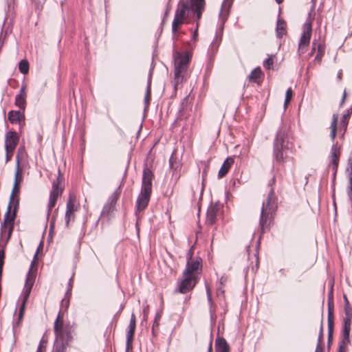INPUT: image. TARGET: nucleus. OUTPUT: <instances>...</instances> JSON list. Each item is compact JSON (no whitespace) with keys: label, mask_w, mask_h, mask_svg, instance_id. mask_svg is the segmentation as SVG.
I'll return each instance as SVG.
<instances>
[{"label":"nucleus","mask_w":352,"mask_h":352,"mask_svg":"<svg viewBox=\"0 0 352 352\" xmlns=\"http://www.w3.org/2000/svg\"><path fill=\"white\" fill-rule=\"evenodd\" d=\"M255 258H256V265H255V268L256 269H255V270H257L258 268V263H259V262H258V256L256 255H255Z\"/></svg>","instance_id":"61"},{"label":"nucleus","mask_w":352,"mask_h":352,"mask_svg":"<svg viewBox=\"0 0 352 352\" xmlns=\"http://www.w3.org/2000/svg\"><path fill=\"white\" fill-rule=\"evenodd\" d=\"M351 327L343 326L342 328V339L340 343L339 352H345L346 345L350 343Z\"/></svg>","instance_id":"23"},{"label":"nucleus","mask_w":352,"mask_h":352,"mask_svg":"<svg viewBox=\"0 0 352 352\" xmlns=\"http://www.w3.org/2000/svg\"><path fill=\"white\" fill-rule=\"evenodd\" d=\"M19 69L22 74H26L29 71V63L28 60H21L19 65Z\"/></svg>","instance_id":"40"},{"label":"nucleus","mask_w":352,"mask_h":352,"mask_svg":"<svg viewBox=\"0 0 352 352\" xmlns=\"http://www.w3.org/2000/svg\"><path fill=\"white\" fill-rule=\"evenodd\" d=\"M189 6L187 2H180L175 13V16L185 19L188 14Z\"/></svg>","instance_id":"25"},{"label":"nucleus","mask_w":352,"mask_h":352,"mask_svg":"<svg viewBox=\"0 0 352 352\" xmlns=\"http://www.w3.org/2000/svg\"><path fill=\"white\" fill-rule=\"evenodd\" d=\"M8 118L11 123H18L24 118V116L19 111H10Z\"/></svg>","instance_id":"28"},{"label":"nucleus","mask_w":352,"mask_h":352,"mask_svg":"<svg viewBox=\"0 0 352 352\" xmlns=\"http://www.w3.org/2000/svg\"><path fill=\"white\" fill-rule=\"evenodd\" d=\"M136 327V319L134 314H131V320L129 325V330L126 335V348L129 349L132 347V342L134 337Z\"/></svg>","instance_id":"18"},{"label":"nucleus","mask_w":352,"mask_h":352,"mask_svg":"<svg viewBox=\"0 0 352 352\" xmlns=\"http://www.w3.org/2000/svg\"><path fill=\"white\" fill-rule=\"evenodd\" d=\"M74 212H68L66 211L65 212V224H66V226L67 227H69V221L71 220H74Z\"/></svg>","instance_id":"46"},{"label":"nucleus","mask_w":352,"mask_h":352,"mask_svg":"<svg viewBox=\"0 0 352 352\" xmlns=\"http://www.w3.org/2000/svg\"><path fill=\"white\" fill-rule=\"evenodd\" d=\"M154 178L153 172L147 167L143 170L142 190L152 192V182Z\"/></svg>","instance_id":"15"},{"label":"nucleus","mask_w":352,"mask_h":352,"mask_svg":"<svg viewBox=\"0 0 352 352\" xmlns=\"http://www.w3.org/2000/svg\"><path fill=\"white\" fill-rule=\"evenodd\" d=\"M58 175L52 182V187L50 194L49 203L47 205V213L50 214L52 208L55 206L57 199L63 192L64 186H61L64 180L63 176L60 173V170L58 171Z\"/></svg>","instance_id":"5"},{"label":"nucleus","mask_w":352,"mask_h":352,"mask_svg":"<svg viewBox=\"0 0 352 352\" xmlns=\"http://www.w3.org/2000/svg\"><path fill=\"white\" fill-rule=\"evenodd\" d=\"M276 32L278 38H281L286 34V23L284 20L280 19H278Z\"/></svg>","instance_id":"30"},{"label":"nucleus","mask_w":352,"mask_h":352,"mask_svg":"<svg viewBox=\"0 0 352 352\" xmlns=\"http://www.w3.org/2000/svg\"><path fill=\"white\" fill-rule=\"evenodd\" d=\"M121 193L120 186H119L109 197L107 203L104 206L101 212L102 217H109L116 210V203Z\"/></svg>","instance_id":"8"},{"label":"nucleus","mask_w":352,"mask_h":352,"mask_svg":"<svg viewBox=\"0 0 352 352\" xmlns=\"http://www.w3.org/2000/svg\"><path fill=\"white\" fill-rule=\"evenodd\" d=\"M158 318H160V317H158L157 316L155 317V321H154L153 324V327H152L153 332H154L155 329L158 327V326H159Z\"/></svg>","instance_id":"56"},{"label":"nucleus","mask_w":352,"mask_h":352,"mask_svg":"<svg viewBox=\"0 0 352 352\" xmlns=\"http://www.w3.org/2000/svg\"><path fill=\"white\" fill-rule=\"evenodd\" d=\"M72 333H64L56 335V341L54 345L53 352H66L69 343L72 340Z\"/></svg>","instance_id":"7"},{"label":"nucleus","mask_w":352,"mask_h":352,"mask_svg":"<svg viewBox=\"0 0 352 352\" xmlns=\"http://www.w3.org/2000/svg\"><path fill=\"white\" fill-rule=\"evenodd\" d=\"M323 339V320H321L320 332L318 338V344L315 351L324 352L323 347L322 346V342Z\"/></svg>","instance_id":"34"},{"label":"nucleus","mask_w":352,"mask_h":352,"mask_svg":"<svg viewBox=\"0 0 352 352\" xmlns=\"http://www.w3.org/2000/svg\"><path fill=\"white\" fill-rule=\"evenodd\" d=\"M319 43L320 41L318 40H316V39H314L312 42V45H311V52L309 53V56H311L314 55V52H316V50L317 51L318 50V46L319 45Z\"/></svg>","instance_id":"45"},{"label":"nucleus","mask_w":352,"mask_h":352,"mask_svg":"<svg viewBox=\"0 0 352 352\" xmlns=\"http://www.w3.org/2000/svg\"><path fill=\"white\" fill-rule=\"evenodd\" d=\"M189 63L190 58L186 54H178L175 56L174 87L175 89L183 82Z\"/></svg>","instance_id":"4"},{"label":"nucleus","mask_w":352,"mask_h":352,"mask_svg":"<svg viewBox=\"0 0 352 352\" xmlns=\"http://www.w3.org/2000/svg\"><path fill=\"white\" fill-rule=\"evenodd\" d=\"M168 11H169V9H167V10H166V13H165V15H167V14H168Z\"/></svg>","instance_id":"64"},{"label":"nucleus","mask_w":352,"mask_h":352,"mask_svg":"<svg viewBox=\"0 0 352 352\" xmlns=\"http://www.w3.org/2000/svg\"><path fill=\"white\" fill-rule=\"evenodd\" d=\"M13 152H14V151H10L8 150H6V162H8L11 160V158L12 157V155H13Z\"/></svg>","instance_id":"53"},{"label":"nucleus","mask_w":352,"mask_h":352,"mask_svg":"<svg viewBox=\"0 0 352 352\" xmlns=\"http://www.w3.org/2000/svg\"><path fill=\"white\" fill-rule=\"evenodd\" d=\"M25 88V85L22 86L19 94L15 97V104L22 110L25 109L26 105Z\"/></svg>","instance_id":"24"},{"label":"nucleus","mask_w":352,"mask_h":352,"mask_svg":"<svg viewBox=\"0 0 352 352\" xmlns=\"http://www.w3.org/2000/svg\"><path fill=\"white\" fill-rule=\"evenodd\" d=\"M206 294H207V298L210 304H212V296H211V292L210 289L208 287H206Z\"/></svg>","instance_id":"55"},{"label":"nucleus","mask_w":352,"mask_h":352,"mask_svg":"<svg viewBox=\"0 0 352 352\" xmlns=\"http://www.w3.org/2000/svg\"><path fill=\"white\" fill-rule=\"evenodd\" d=\"M184 19L175 16L172 23V31L175 34L177 32L179 26L183 24Z\"/></svg>","instance_id":"38"},{"label":"nucleus","mask_w":352,"mask_h":352,"mask_svg":"<svg viewBox=\"0 0 352 352\" xmlns=\"http://www.w3.org/2000/svg\"><path fill=\"white\" fill-rule=\"evenodd\" d=\"M216 352H230V348L226 340L223 337H217L215 340Z\"/></svg>","instance_id":"26"},{"label":"nucleus","mask_w":352,"mask_h":352,"mask_svg":"<svg viewBox=\"0 0 352 352\" xmlns=\"http://www.w3.org/2000/svg\"><path fill=\"white\" fill-rule=\"evenodd\" d=\"M35 280V274L32 272V270H29L26 280H25V294H24V298L22 302V304L20 307L19 311H22L24 313L25 311V307L26 302L28 300V298H29L30 292L32 290V286L34 285Z\"/></svg>","instance_id":"12"},{"label":"nucleus","mask_w":352,"mask_h":352,"mask_svg":"<svg viewBox=\"0 0 352 352\" xmlns=\"http://www.w3.org/2000/svg\"><path fill=\"white\" fill-rule=\"evenodd\" d=\"M218 45L216 44V43H212L210 47V51L212 53V54H214L217 50H218Z\"/></svg>","instance_id":"54"},{"label":"nucleus","mask_w":352,"mask_h":352,"mask_svg":"<svg viewBox=\"0 0 352 352\" xmlns=\"http://www.w3.org/2000/svg\"><path fill=\"white\" fill-rule=\"evenodd\" d=\"M13 230H12L10 234H9V227L4 228L3 223H1L0 230V262H4L5 259V249L8 242L9 241Z\"/></svg>","instance_id":"11"},{"label":"nucleus","mask_w":352,"mask_h":352,"mask_svg":"<svg viewBox=\"0 0 352 352\" xmlns=\"http://www.w3.org/2000/svg\"><path fill=\"white\" fill-rule=\"evenodd\" d=\"M208 352H212V340H210V342Z\"/></svg>","instance_id":"62"},{"label":"nucleus","mask_w":352,"mask_h":352,"mask_svg":"<svg viewBox=\"0 0 352 352\" xmlns=\"http://www.w3.org/2000/svg\"><path fill=\"white\" fill-rule=\"evenodd\" d=\"M234 162V160L232 157H228L226 159L219 171V178H223L226 176Z\"/></svg>","instance_id":"27"},{"label":"nucleus","mask_w":352,"mask_h":352,"mask_svg":"<svg viewBox=\"0 0 352 352\" xmlns=\"http://www.w3.org/2000/svg\"><path fill=\"white\" fill-rule=\"evenodd\" d=\"M176 157L173 155V154L170 156V160H169V164H170V167L172 168V169H174V170H177V168L179 167V164L177 163L176 162Z\"/></svg>","instance_id":"43"},{"label":"nucleus","mask_w":352,"mask_h":352,"mask_svg":"<svg viewBox=\"0 0 352 352\" xmlns=\"http://www.w3.org/2000/svg\"><path fill=\"white\" fill-rule=\"evenodd\" d=\"M278 208L277 198L275 195L274 190L272 188L267 195L265 201L263 203L259 227L261 234L265 233L270 229L271 223Z\"/></svg>","instance_id":"1"},{"label":"nucleus","mask_w":352,"mask_h":352,"mask_svg":"<svg viewBox=\"0 0 352 352\" xmlns=\"http://www.w3.org/2000/svg\"><path fill=\"white\" fill-rule=\"evenodd\" d=\"M232 0H223L222 3L219 17L223 23L226 22L230 14V10L232 5Z\"/></svg>","instance_id":"22"},{"label":"nucleus","mask_w":352,"mask_h":352,"mask_svg":"<svg viewBox=\"0 0 352 352\" xmlns=\"http://www.w3.org/2000/svg\"><path fill=\"white\" fill-rule=\"evenodd\" d=\"M324 45L320 42L318 46L317 53L315 56L314 61L320 64L324 54Z\"/></svg>","instance_id":"35"},{"label":"nucleus","mask_w":352,"mask_h":352,"mask_svg":"<svg viewBox=\"0 0 352 352\" xmlns=\"http://www.w3.org/2000/svg\"><path fill=\"white\" fill-rule=\"evenodd\" d=\"M19 142V136L15 131H9L6 133L5 148L8 151H14Z\"/></svg>","instance_id":"14"},{"label":"nucleus","mask_w":352,"mask_h":352,"mask_svg":"<svg viewBox=\"0 0 352 352\" xmlns=\"http://www.w3.org/2000/svg\"><path fill=\"white\" fill-rule=\"evenodd\" d=\"M351 114H352V107L347 110L346 113H344L343 115L342 120H341V125H342V128L344 129V133L346 131L348 122H349V118Z\"/></svg>","instance_id":"36"},{"label":"nucleus","mask_w":352,"mask_h":352,"mask_svg":"<svg viewBox=\"0 0 352 352\" xmlns=\"http://www.w3.org/2000/svg\"><path fill=\"white\" fill-rule=\"evenodd\" d=\"M28 155L24 146H21L18 150L16 155V165H21L23 161L25 160Z\"/></svg>","instance_id":"31"},{"label":"nucleus","mask_w":352,"mask_h":352,"mask_svg":"<svg viewBox=\"0 0 352 352\" xmlns=\"http://www.w3.org/2000/svg\"><path fill=\"white\" fill-rule=\"evenodd\" d=\"M338 119V115L334 113L332 116V122L331 123L330 129V137L332 141H334L336 136V130H337V122Z\"/></svg>","instance_id":"33"},{"label":"nucleus","mask_w":352,"mask_h":352,"mask_svg":"<svg viewBox=\"0 0 352 352\" xmlns=\"http://www.w3.org/2000/svg\"><path fill=\"white\" fill-rule=\"evenodd\" d=\"M274 64V60H273V56H270L267 59H266L264 63H263V67L266 69H270L271 67H272Z\"/></svg>","instance_id":"42"},{"label":"nucleus","mask_w":352,"mask_h":352,"mask_svg":"<svg viewBox=\"0 0 352 352\" xmlns=\"http://www.w3.org/2000/svg\"><path fill=\"white\" fill-rule=\"evenodd\" d=\"M292 96H293V91H292V88L289 87L287 89L286 94H285V102H284L285 107H286L287 106L288 103L292 100Z\"/></svg>","instance_id":"41"},{"label":"nucleus","mask_w":352,"mask_h":352,"mask_svg":"<svg viewBox=\"0 0 352 352\" xmlns=\"http://www.w3.org/2000/svg\"><path fill=\"white\" fill-rule=\"evenodd\" d=\"M71 295V289H69L67 292L65 294V297L62 300V305L65 303L66 306L67 307L69 305V296Z\"/></svg>","instance_id":"48"},{"label":"nucleus","mask_w":352,"mask_h":352,"mask_svg":"<svg viewBox=\"0 0 352 352\" xmlns=\"http://www.w3.org/2000/svg\"><path fill=\"white\" fill-rule=\"evenodd\" d=\"M346 305L344 307V314L346 316H352V308L349 305L347 298L345 297Z\"/></svg>","instance_id":"44"},{"label":"nucleus","mask_w":352,"mask_h":352,"mask_svg":"<svg viewBox=\"0 0 352 352\" xmlns=\"http://www.w3.org/2000/svg\"><path fill=\"white\" fill-rule=\"evenodd\" d=\"M45 343H46V342L44 341L43 339H42L40 341L39 346H38V347L37 349V351L36 352H43V349L45 348Z\"/></svg>","instance_id":"52"},{"label":"nucleus","mask_w":352,"mask_h":352,"mask_svg":"<svg viewBox=\"0 0 352 352\" xmlns=\"http://www.w3.org/2000/svg\"><path fill=\"white\" fill-rule=\"evenodd\" d=\"M312 33V21L310 16L307 18V21L302 26V32L298 43V53L299 56L305 53L307 51L308 47L310 43V39Z\"/></svg>","instance_id":"6"},{"label":"nucleus","mask_w":352,"mask_h":352,"mask_svg":"<svg viewBox=\"0 0 352 352\" xmlns=\"http://www.w3.org/2000/svg\"><path fill=\"white\" fill-rule=\"evenodd\" d=\"M67 333H72V327L69 325L63 326V316L60 312L58 313L56 319L54 322V331L55 334L64 333L65 331Z\"/></svg>","instance_id":"16"},{"label":"nucleus","mask_w":352,"mask_h":352,"mask_svg":"<svg viewBox=\"0 0 352 352\" xmlns=\"http://www.w3.org/2000/svg\"><path fill=\"white\" fill-rule=\"evenodd\" d=\"M3 265H4V262H0V279H1V277H2V272H3Z\"/></svg>","instance_id":"60"},{"label":"nucleus","mask_w":352,"mask_h":352,"mask_svg":"<svg viewBox=\"0 0 352 352\" xmlns=\"http://www.w3.org/2000/svg\"><path fill=\"white\" fill-rule=\"evenodd\" d=\"M43 243H42V242H41V243H40V244H39V245H38V247L37 248L36 254L34 255V261L32 262L31 267H30V269L29 270H31L32 273H34V272H32V267H33L34 264L35 263V260H36V258L37 254H38L41 250H43Z\"/></svg>","instance_id":"47"},{"label":"nucleus","mask_w":352,"mask_h":352,"mask_svg":"<svg viewBox=\"0 0 352 352\" xmlns=\"http://www.w3.org/2000/svg\"><path fill=\"white\" fill-rule=\"evenodd\" d=\"M204 6L205 0H190V6L196 15L197 20L201 19Z\"/></svg>","instance_id":"20"},{"label":"nucleus","mask_w":352,"mask_h":352,"mask_svg":"<svg viewBox=\"0 0 352 352\" xmlns=\"http://www.w3.org/2000/svg\"><path fill=\"white\" fill-rule=\"evenodd\" d=\"M151 192L142 190L138 197L136 201V215L142 212L148 206L151 196Z\"/></svg>","instance_id":"13"},{"label":"nucleus","mask_w":352,"mask_h":352,"mask_svg":"<svg viewBox=\"0 0 352 352\" xmlns=\"http://www.w3.org/2000/svg\"><path fill=\"white\" fill-rule=\"evenodd\" d=\"M328 346H330L331 342L333 340V327H334V304L332 296H329L328 302Z\"/></svg>","instance_id":"10"},{"label":"nucleus","mask_w":352,"mask_h":352,"mask_svg":"<svg viewBox=\"0 0 352 352\" xmlns=\"http://www.w3.org/2000/svg\"><path fill=\"white\" fill-rule=\"evenodd\" d=\"M196 283L197 280L195 275L183 272V279L178 283V288L176 291L182 294H186L194 288Z\"/></svg>","instance_id":"9"},{"label":"nucleus","mask_w":352,"mask_h":352,"mask_svg":"<svg viewBox=\"0 0 352 352\" xmlns=\"http://www.w3.org/2000/svg\"><path fill=\"white\" fill-rule=\"evenodd\" d=\"M23 315H24L23 312H22V311H19V318H18L19 321H18V323H19L22 320V319L23 318Z\"/></svg>","instance_id":"59"},{"label":"nucleus","mask_w":352,"mask_h":352,"mask_svg":"<svg viewBox=\"0 0 352 352\" xmlns=\"http://www.w3.org/2000/svg\"><path fill=\"white\" fill-rule=\"evenodd\" d=\"M23 168L22 165H16L14 184H21L23 182Z\"/></svg>","instance_id":"32"},{"label":"nucleus","mask_w":352,"mask_h":352,"mask_svg":"<svg viewBox=\"0 0 352 352\" xmlns=\"http://www.w3.org/2000/svg\"><path fill=\"white\" fill-rule=\"evenodd\" d=\"M261 74L262 72L260 67H256L250 73L249 79L250 81L257 82V80L261 77Z\"/></svg>","instance_id":"37"},{"label":"nucleus","mask_w":352,"mask_h":352,"mask_svg":"<svg viewBox=\"0 0 352 352\" xmlns=\"http://www.w3.org/2000/svg\"><path fill=\"white\" fill-rule=\"evenodd\" d=\"M289 150L288 135L283 129H279L274 141V157L278 163H282L287 157Z\"/></svg>","instance_id":"3"},{"label":"nucleus","mask_w":352,"mask_h":352,"mask_svg":"<svg viewBox=\"0 0 352 352\" xmlns=\"http://www.w3.org/2000/svg\"><path fill=\"white\" fill-rule=\"evenodd\" d=\"M340 156V148L338 146V143H333L331 148V162L333 165V169L337 171L339 159Z\"/></svg>","instance_id":"19"},{"label":"nucleus","mask_w":352,"mask_h":352,"mask_svg":"<svg viewBox=\"0 0 352 352\" xmlns=\"http://www.w3.org/2000/svg\"><path fill=\"white\" fill-rule=\"evenodd\" d=\"M346 170L349 172V176H352V153L348 160V167Z\"/></svg>","instance_id":"49"},{"label":"nucleus","mask_w":352,"mask_h":352,"mask_svg":"<svg viewBox=\"0 0 352 352\" xmlns=\"http://www.w3.org/2000/svg\"><path fill=\"white\" fill-rule=\"evenodd\" d=\"M197 28H198V23H197V30L194 32L192 34V39L196 40L197 37Z\"/></svg>","instance_id":"58"},{"label":"nucleus","mask_w":352,"mask_h":352,"mask_svg":"<svg viewBox=\"0 0 352 352\" xmlns=\"http://www.w3.org/2000/svg\"><path fill=\"white\" fill-rule=\"evenodd\" d=\"M76 197L70 194L67 202V209L66 211L69 212H74L78 210V206L76 204Z\"/></svg>","instance_id":"29"},{"label":"nucleus","mask_w":352,"mask_h":352,"mask_svg":"<svg viewBox=\"0 0 352 352\" xmlns=\"http://www.w3.org/2000/svg\"><path fill=\"white\" fill-rule=\"evenodd\" d=\"M21 184H14L11 195L10 196V201L7 208L6 212L4 215L3 221V227H9V234L12 230H14V220L16 216V211L19 206V193Z\"/></svg>","instance_id":"2"},{"label":"nucleus","mask_w":352,"mask_h":352,"mask_svg":"<svg viewBox=\"0 0 352 352\" xmlns=\"http://www.w3.org/2000/svg\"><path fill=\"white\" fill-rule=\"evenodd\" d=\"M351 318L352 316H345L343 320V326L351 327Z\"/></svg>","instance_id":"51"},{"label":"nucleus","mask_w":352,"mask_h":352,"mask_svg":"<svg viewBox=\"0 0 352 352\" xmlns=\"http://www.w3.org/2000/svg\"><path fill=\"white\" fill-rule=\"evenodd\" d=\"M345 98H346V91H344V94H343V96H342V98L341 100V102L340 103V107H342L344 102V100H345Z\"/></svg>","instance_id":"57"},{"label":"nucleus","mask_w":352,"mask_h":352,"mask_svg":"<svg viewBox=\"0 0 352 352\" xmlns=\"http://www.w3.org/2000/svg\"><path fill=\"white\" fill-rule=\"evenodd\" d=\"M192 255L189 254L188 260L187 262V265L184 273L190 275H195L196 276V274L201 267V258H197L196 261H190Z\"/></svg>","instance_id":"17"},{"label":"nucleus","mask_w":352,"mask_h":352,"mask_svg":"<svg viewBox=\"0 0 352 352\" xmlns=\"http://www.w3.org/2000/svg\"><path fill=\"white\" fill-rule=\"evenodd\" d=\"M219 210V206L217 204L211 205L207 211L206 223L208 225H213L217 220V215Z\"/></svg>","instance_id":"21"},{"label":"nucleus","mask_w":352,"mask_h":352,"mask_svg":"<svg viewBox=\"0 0 352 352\" xmlns=\"http://www.w3.org/2000/svg\"><path fill=\"white\" fill-rule=\"evenodd\" d=\"M349 186L348 188V196L352 202V176H349Z\"/></svg>","instance_id":"50"},{"label":"nucleus","mask_w":352,"mask_h":352,"mask_svg":"<svg viewBox=\"0 0 352 352\" xmlns=\"http://www.w3.org/2000/svg\"><path fill=\"white\" fill-rule=\"evenodd\" d=\"M151 74H150L148 80V86L146 89V91L144 96V102L146 104V106L148 107L151 100Z\"/></svg>","instance_id":"39"},{"label":"nucleus","mask_w":352,"mask_h":352,"mask_svg":"<svg viewBox=\"0 0 352 352\" xmlns=\"http://www.w3.org/2000/svg\"><path fill=\"white\" fill-rule=\"evenodd\" d=\"M275 1H276V2L278 4H280V3H281L283 1V0H275Z\"/></svg>","instance_id":"63"}]
</instances>
